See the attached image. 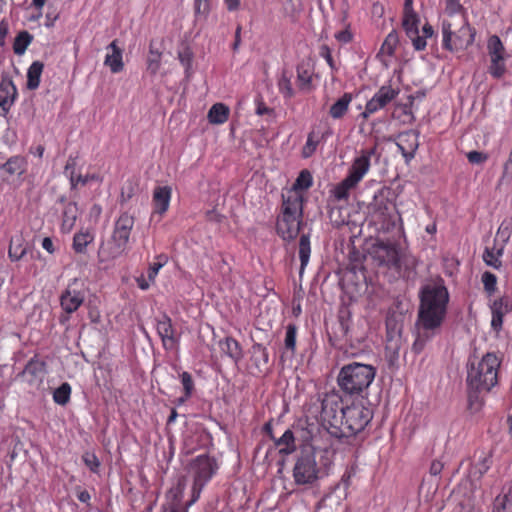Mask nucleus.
<instances>
[{
  "label": "nucleus",
  "mask_w": 512,
  "mask_h": 512,
  "mask_svg": "<svg viewBox=\"0 0 512 512\" xmlns=\"http://www.w3.org/2000/svg\"><path fill=\"white\" fill-rule=\"evenodd\" d=\"M8 34V24L5 21L0 22V47L5 45V39Z\"/></svg>",
  "instance_id": "63"
},
{
  "label": "nucleus",
  "mask_w": 512,
  "mask_h": 512,
  "mask_svg": "<svg viewBox=\"0 0 512 512\" xmlns=\"http://www.w3.org/2000/svg\"><path fill=\"white\" fill-rule=\"evenodd\" d=\"M33 40V36L27 31H21L15 38L13 44L14 53L22 55Z\"/></svg>",
  "instance_id": "40"
},
{
  "label": "nucleus",
  "mask_w": 512,
  "mask_h": 512,
  "mask_svg": "<svg viewBox=\"0 0 512 512\" xmlns=\"http://www.w3.org/2000/svg\"><path fill=\"white\" fill-rule=\"evenodd\" d=\"M296 334H297V327L294 324H289L286 327V335H285V348L293 354L296 347Z\"/></svg>",
  "instance_id": "51"
},
{
  "label": "nucleus",
  "mask_w": 512,
  "mask_h": 512,
  "mask_svg": "<svg viewBox=\"0 0 512 512\" xmlns=\"http://www.w3.org/2000/svg\"><path fill=\"white\" fill-rule=\"evenodd\" d=\"M44 69V64L40 61H34L27 71V88L35 90L39 87L40 78Z\"/></svg>",
  "instance_id": "30"
},
{
  "label": "nucleus",
  "mask_w": 512,
  "mask_h": 512,
  "mask_svg": "<svg viewBox=\"0 0 512 512\" xmlns=\"http://www.w3.org/2000/svg\"><path fill=\"white\" fill-rule=\"evenodd\" d=\"M302 223V217L279 215L277 219V233L286 241L294 240L299 232Z\"/></svg>",
  "instance_id": "15"
},
{
  "label": "nucleus",
  "mask_w": 512,
  "mask_h": 512,
  "mask_svg": "<svg viewBox=\"0 0 512 512\" xmlns=\"http://www.w3.org/2000/svg\"><path fill=\"white\" fill-rule=\"evenodd\" d=\"M356 186L357 184L347 176L335 186L333 189V195L337 200H345L348 198L350 190Z\"/></svg>",
  "instance_id": "38"
},
{
  "label": "nucleus",
  "mask_w": 512,
  "mask_h": 512,
  "mask_svg": "<svg viewBox=\"0 0 512 512\" xmlns=\"http://www.w3.org/2000/svg\"><path fill=\"white\" fill-rule=\"evenodd\" d=\"M445 12L448 15L447 19H453L459 15H465L463 6L460 4V0H446Z\"/></svg>",
  "instance_id": "50"
},
{
  "label": "nucleus",
  "mask_w": 512,
  "mask_h": 512,
  "mask_svg": "<svg viewBox=\"0 0 512 512\" xmlns=\"http://www.w3.org/2000/svg\"><path fill=\"white\" fill-rule=\"evenodd\" d=\"M84 295L77 290L68 288L60 298L61 307L69 314L75 312L83 303Z\"/></svg>",
  "instance_id": "22"
},
{
  "label": "nucleus",
  "mask_w": 512,
  "mask_h": 512,
  "mask_svg": "<svg viewBox=\"0 0 512 512\" xmlns=\"http://www.w3.org/2000/svg\"><path fill=\"white\" fill-rule=\"evenodd\" d=\"M371 256L379 265L397 267L399 255L396 246L383 241L376 242L371 248Z\"/></svg>",
  "instance_id": "11"
},
{
  "label": "nucleus",
  "mask_w": 512,
  "mask_h": 512,
  "mask_svg": "<svg viewBox=\"0 0 512 512\" xmlns=\"http://www.w3.org/2000/svg\"><path fill=\"white\" fill-rule=\"evenodd\" d=\"M502 359L494 352L480 358L473 356L467 365V384L474 392H489L498 384V373Z\"/></svg>",
  "instance_id": "3"
},
{
  "label": "nucleus",
  "mask_w": 512,
  "mask_h": 512,
  "mask_svg": "<svg viewBox=\"0 0 512 512\" xmlns=\"http://www.w3.org/2000/svg\"><path fill=\"white\" fill-rule=\"evenodd\" d=\"M156 329L164 348L168 350L173 349L176 346L177 337L172 321L166 314L157 320Z\"/></svg>",
  "instance_id": "19"
},
{
  "label": "nucleus",
  "mask_w": 512,
  "mask_h": 512,
  "mask_svg": "<svg viewBox=\"0 0 512 512\" xmlns=\"http://www.w3.org/2000/svg\"><path fill=\"white\" fill-rule=\"evenodd\" d=\"M171 193V188L168 186H158L154 189L153 205L155 213L162 215L168 210Z\"/></svg>",
  "instance_id": "21"
},
{
  "label": "nucleus",
  "mask_w": 512,
  "mask_h": 512,
  "mask_svg": "<svg viewBox=\"0 0 512 512\" xmlns=\"http://www.w3.org/2000/svg\"><path fill=\"white\" fill-rule=\"evenodd\" d=\"M74 164L75 162L73 160H69L68 163L65 166V172L68 173L70 169H72L69 173V179L72 188H76L78 185L85 186L87 183H89L92 180H96L97 176L92 174L87 175H81V174H75L74 171Z\"/></svg>",
  "instance_id": "33"
},
{
  "label": "nucleus",
  "mask_w": 512,
  "mask_h": 512,
  "mask_svg": "<svg viewBox=\"0 0 512 512\" xmlns=\"http://www.w3.org/2000/svg\"><path fill=\"white\" fill-rule=\"evenodd\" d=\"M137 190V186L134 183L127 182L121 190V202H128L130 199H132V197L135 196Z\"/></svg>",
  "instance_id": "53"
},
{
  "label": "nucleus",
  "mask_w": 512,
  "mask_h": 512,
  "mask_svg": "<svg viewBox=\"0 0 512 512\" xmlns=\"http://www.w3.org/2000/svg\"><path fill=\"white\" fill-rule=\"evenodd\" d=\"M503 317L504 316L492 314L491 327L496 333H498L502 328Z\"/></svg>",
  "instance_id": "60"
},
{
  "label": "nucleus",
  "mask_w": 512,
  "mask_h": 512,
  "mask_svg": "<svg viewBox=\"0 0 512 512\" xmlns=\"http://www.w3.org/2000/svg\"><path fill=\"white\" fill-rule=\"evenodd\" d=\"M512 309L510 300L507 297H501L495 300L491 306L492 314L504 316Z\"/></svg>",
  "instance_id": "47"
},
{
  "label": "nucleus",
  "mask_w": 512,
  "mask_h": 512,
  "mask_svg": "<svg viewBox=\"0 0 512 512\" xmlns=\"http://www.w3.org/2000/svg\"><path fill=\"white\" fill-rule=\"evenodd\" d=\"M482 283L484 285V289L489 294H492L496 290L497 278L491 272H484L482 275Z\"/></svg>",
  "instance_id": "52"
},
{
  "label": "nucleus",
  "mask_w": 512,
  "mask_h": 512,
  "mask_svg": "<svg viewBox=\"0 0 512 512\" xmlns=\"http://www.w3.org/2000/svg\"><path fill=\"white\" fill-rule=\"evenodd\" d=\"M418 329H419L418 336L416 337V339L412 345V350L416 354H419L423 351L426 343L435 334V331L422 330L419 327H418Z\"/></svg>",
  "instance_id": "44"
},
{
  "label": "nucleus",
  "mask_w": 512,
  "mask_h": 512,
  "mask_svg": "<svg viewBox=\"0 0 512 512\" xmlns=\"http://www.w3.org/2000/svg\"><path fill=\"white\" fill-rule=\"evenodd\" d=\"M376 370L372 365L353 362L343 366L338 374L340 389L349 395H360L371 385Z\"/></svg>",
  "instance_id": "5"
},
{
  "label": "nucleus",
  "mask_w": 512,
  "mask_h": 512,
  "mask_svg": "<svg viewBox=\"0 0 512 512\" xmlns=\"http://www.w3.org/2000/svg\"><path fill=\"white\" fill-rule=\"evenodd\" d=\"M311 254L310 239L308 235L303 234L299 241V258H300V277L303 275Z\"/></svg>",
  "instance_id": "36"
},
{
  "label": "nucleus",
  "mask_w": 512,
  "mask_h": 512,
  "mask_svg": "<svg viewBox=\"0 0 512 512\" xmlns=\"http://www.w3.org/2000/svg\"><path fill=\"white\" fill-rule=\"evenodd\" d=\"M449 301L446 287L440 283H429L420 291V306L417 325L422 330L436 331L440 328Z\"/></svg>",
  "instance_id": "2"
},
{
  "label": "nucleus",
  "mask_w": 512,
  "mask_h": 512,
  "mask_svg": "<svg viewBox=\"0 0 512 512\" xmlns=\"http://www.w3.org/2000/svg\"><path fill=\"white\" fill-rule=\"evenodd\" d=\"M107 50H111V53L108 52L104 64L108 66L112 73H118L123 69V60H122V50L117 45V40L112 41Z\"/></svg>",
  "instance_id": "23"
},
{
  "label": "nucleus",
  "mask_w": 512,
  "mask_h": 512,
  "mask_svg": "<svg viewBox=\"0 0 512 512\" xmlns=\"http://www.w3.org/2000/svg\"><path fill=\"white\" fill-rule=\"evenodd\" d=\"M180 378H181V383L184 388V392L186 394V398H190V396L192 395V392L194 390V382H193L192 376L188 372H183L180 375Z\"/></svg>",
  "instance_id": "54"
},
{
  "label": "nucleus",
  "mask_w": 512,
  "mask_h": 512,
  "mask_svg": "<svg viewBox=\"0 0 512 512\" xmlns=\"http://www.w3.org/2000/svg\"><path fill=\"white\" fill-rule=\"evenodd\" d=\"M192 56L193 54L191 50L187 47L178 52V59L186 70H188L191 67Z\"/></svg>",
  "instance_id": "55"
},
{
  "label": "nucleus",
  "mask_w": 512,
  "mask_h": 512,
  "mask_svg": "<svg viewBox=\"0 0 512 512\" xmlns=\"http://www.w3.org/2000/svg\"><path fill=\"white\" fill-rule=\"evenodd\" d=\"M230 110L223 103H216L208 111L207 118L211 124L220 125L228 120Z\"/></svg>",
  "instance_id": "25"
},
{
  "label": "nucleus",
  "mask_w": 512,
  "mask_h": 512,
  "mask_svg": "<svg viewBox=\"0 0 512 512\" xmlns=\"http://www.w3.org/2000/svg\"><path fill=\"white\" fill-rule=\"evenodd\" d=\"M491 458L489 455L483 454L478 461L471 467L469 477L472 480H479L490 468Z\"/></svg>",
  "instance_id": "34"
},
{
  "label": "nucleus",
  "mask_w": 512,
  "mask_h": 512,
  "mask_svg": "<svg viewBox=\"0 0 512 512\" xmlns=\"http://www.w3.org/2000/svg\"><path fill=\"white\" fill-rule=\"evenodd\" d=\"M78 214H79V209L75 202H68L65 204V206L63 208V213H62V225H61L63 232L69 233L73 229V227L76 223Z\"/></svg>",
  "instance_id": "24"
},
{
  "label": "nucleus",
  "mask_w": 512,
  "mask_h": 512,
  "mask_svg": "<svg viewBox=\"0 0 512 512\" xmlns=\"http://www.w3.org/2000/svg\"><path fill=\"white\" fill-rule=\"evenodd\" d=\"M219 346L221 351L232 358L234 361L241 359L242 349L235 339L226 337L224 340L219 342Z\"/></svg>",
  "instance_id": "31"
},
{
  "label": "nucleus",
  "mask_w": 512,
  "mask_h": 512,
  "mask_svg": "<svg viewBox=\"0 0 512 512\" xmlns=\"http://www.w3.org/2000/svg\"><path fill=\"white\" fill-rule=\"evenodd\" d=\"M134 223V217L127 212L122 213L118 217L115 221L111 237L99 247V262H111L124 254L129 243Z\"/></svg>",
  "instance_id": "4"
},
{
  "label": "nucleus",
  "mask_w": 512,
  "mask_h": 512,
  "mask_svg": "<svg viewBox=\"0 0 512 512\" xmlns=\"http://www.w3.org/2000/svg\"><path fill=\"white\" fill-rule=\"evenodd\" d=\"M321 56L327 61L328 65L334 69V61L331 55V51L328 46L321 47Z\"/></svg>",
  "instance_id": "61"
},
{
  "label": "nucleus",
  "mask_w": 512,
  "mask_h": 512,
  "mask_svg": "<svg viewBox=\"0 0 512 512\" xmlns=\"http://www.w3.org/2000/svg\"><path fill=\"white\" fill-rule=\"evenodd\" d=\"M24 242L22 236L11 238L8 249V257L11 261H19L26 255L27 248Z\"/></svg>",
  "instance_id": "29"
},
{
  "label": "nucleus",
  "mask_w": 512,
  "mask_h": 512,
  "mask_svg": "<svg viewBox=\"0 0 512 512\" xmlns=\"http://www.w3.org/2000/svg\"><path fill=\"white\" fill-rule=\"evenodd\" d=\"M161 52L154 47V43L151 42L149 46V53L147 58V70L151 74H156L161 66Z\"/></svg>",
  "instance_id": "39"
},
{
  "label": "nucleus",
  "mask_w": 512,
  "mask_h": 512,
  "mask_svg": "<svg viewBox=\"0 0 512 512\" xmlns=\"http://www.w3.org/2000/svg\"><path fill=\"white\" fill-rule=\"evenodd\" d=\"M304 195L295 190H286L282 193V206L280 215L302 217Z\"/></svg>",
  "instance_id": "16"
},
{
  "label": "nucleus",
  "mask_w": 512,
  "mask_h": 512,
  "mask_svg": "<svg viewBox=\"0 0 512 512\" xmlns=\"http://www.w3.org/2000/svg\"><path fill=\"white\" fill-rule=\"evenodd\" d=\"M398 41H399V39H398L397 33L395 31L390 32L386 36V38L381 46L380 52L382 54L392 56L394 54L395 48L398 44Z\"/></svg>",
  "instance_id": "46"
},
{
  "label": "nucleus",
  "mask_w": 512,
  "mask_h": 512,
  "mask_svg": "<svg viewBox=\"0 0 512 512\" xmlns=\"http://www.w3.org/2000/svg\"><path fill=\"white\" fill-rule=\"evenodd\" d=\"M372 410L362 402L344 405L337 393L326 394L322 400L321 423L336 438L351 437L361 432L372 420Z\"/></svg>",
  "instance_id": "1"
},
{
  "label": "nucleus",
  "mask_w": 512,
  "mask_h": 512,
  "mask_svg": "<svg viewBox=\"0 0 512 512\" xmlns=\"http://www.w3.org/2000/svg\"><path fill=\"white\" fill-rule=\"evenodd\" d=\"M312 79V71L305 65L301 63L297 67V82L301 89H308Z\"/></svg>",
  "instance_id": "42"
},
{
  "label": "nucleus",
  "mask_w": 512,
  "mask_h": 512,
  "mask_svg": "<svg viewBox=\"0 0 512 512\" xmlns=\"http://www.w3.org/2000/svg\"><path fill=\"white\" fill-rule=\"evenodd\" d=\"M352 95L344 93L329 109V115L333 119H341L348 111L350 103L352 102Z\"/></svg>",
  "instance_id": "27"
},
{
  "label": "nucleus",
  "mask_w": 512,
  "mask_h": 512,
  "mask_svg": "<svg viewBox=\"0 0 512 512\" xmlns=\"http://www.w3.org/2000/svg\"><path fill=\"white\" fill-rule=\"evenodd\" d=\"M279 89L287 96L291 97L294 94V91L292 89L291 81L288 77L285 75L282 76V78L279 80Z\"/></svg>",
  "instance_id": "57"
},
{
  "label": "nucleus",
  "mask_w": 512,
  "mask_h": 512,
  "mask_svg": "<svg viewBox=\"0 0 512 512\" xmlns=\"http://www.w3.org/2000/svg\"><path fill=\"white\" fill-rule=\"evenodd\" d=\"M217 469L213 459L200 455L193 459L188 466V473L193 477L192 499L186 504L191 506L200 496L204 485L210 480Z\"/></svg>",
  "instance_id": "7"
},
{
  "label": "nucleus",
  "mask_w": 512,
  "mask_h": 512,
  "mask_svg": "<svg viewBox=\"0 0 512 512\" xmlns=\"http://www.w3.org/2000/svg\"><path fill=\"white\" fill-rule=\"evenodd\" d=\"M279 452L284 454H290L296 449L294 435L291 430H286L283 435L275 441Z\"/></svg>",
  "instance_id": "37"
},
{
  "label": "nucleus",
  "mask_w": 512,
  "mask_h": 512,
  "mask_svg": "<svg viewBox=\"0 0 512 512\" xmlns=\"http://www.w3.org/2000/svg\"><path fill=\"white\" fill-rule=\"evenodd\" d=\"M42 247L45 249L48 253L52 254L54 253V245L52 240L49 237H45L42 240Z\"/></svg>",
  "instance_id": "64"
},
{
  "label": "nucleus",
  "mask_w": 512,
  "mask_h": 512,
  "mask_svg": "<svg viewBox=\"0 0 512 512\" xmlns=\"http://www.w3.org/2000/svg\"><path fill=\"white\" fill-rule=\"evenodd\" d=\"M312 182L311 173L308 170H302L289 190H295V192L303 194L305 190L311 187Z\"/></svg>",
  "instance_id": "41"
},
{
  "label": "nucleus",
  "mask_w": 512,
  "mask_h": 512,
  "mask_svg": "<svg viewBox=\"0 0 512 512\" xmlns=\"http://www.w3.org/2000/svg\"><path fill=\"white\" fill-rule=\"evenodd\" d=\"M404 324V316L401 313H392L387 317V343L386 352L391 362L399 357V352L404 344L402 330Z\"/></svg>",
  "instance_id": "9"
},
{
  "label": "nucleus",
  "mask_w": 512,
  "mask_h": 512,
  "mask_svg": "<svg viewBox=\"0 0 512 512\" xmlns=\"http://www.w3.org/2000/svg\"><path fill=\"white\" fill-rule=\"evenodd\" d=\"M186 486L184 478L179 479L176 486L172 487L166 494V503L163 505V512H187L182 506L181 500Z\"/></svg>",
  "instance_id": "18"
},
{
  "label": "nucleus",
  "mask_w": 512,
  "mask_h": 512,
  "mask_svg": "<svg viewBox=\"0 0 512 512\" xmlns=\"http://www.w3.org/2000/svg\"><path fill=\"white\" fill-rule=\"evenodd\" d=\"M467 158L469 162L472 164H481L488 159V156L482 152L470 151L469 153H467Z\"/></svg>",
  "instance_id": "58"
},
{
  "label": "nucleus",
  "mask_w": 512,
  "mask_h": 512,
  "mask_svg": "<svg viewBox=\"0 0 512 512\" xmlns=\"http://www.w3.org/2000/svg\"><path fill=\"white\" fill-rule=\"evenodd\" d=\"M17 96V89L13 81L3 78L0 82V116H5L13 105Z\"/></svg>",
  "instance_id": "20"
},
{
  "label": "nucleus",
  "mask_w": 512,
  "mask_h": 512,
  "mask_svg": "<svg viewBox=\"0 0 512 512\" xmlns=\"http://www.w3.org/2000/svg\"><path fill=\"white\" fill-rule=\"evenodd\" d=\"M83 461L93 472H96L100 465L98 458L92 453H85L83 455Z\"/></svg>",
  "instance_id": "56"
},
{
  "label": "nucleus",
  "mask_w": 512,
  "mask_h": 512,
  "mask_svg": "<svg viewBox=\"0 0 512 512\" xmlns=\"http://www.w3.org/2000/svg\"><path fill=\"white\" fill-rule=\"evenodd\" d=\"M398 94L399 91L395 90L391 86H382L367 102L365 110L362 112L361 116L363 118H368L371 114H374L378 110L388 105L397 97Z\"/></svg>",
  "instance_id": "12"
},
{
  "label": "nucleus",
  "mask_w": 512,
  "mask_h": 512,
  "mask_svg": "<svg viewBox=\"0 0 512 512\" xmlns=\"http://www.w3.org/2000/svg\"><path fill=\"white\" fill-rule=\"evenodd\" d=\"M443 47L450 51H459L470 46L474 41L475 33L468 24L465 15L442 22Z\"/></svg>",
  "instance_id": "6"
},
{
  "label": "nucleus",
  "mask_w": 512,
  "mask_h": 512,
  "mask_svg": "<svg viewBox=\"0 0 512 512\" xmlns=\"http://www.w3.org/2000/svg\"><path fill=\"white\" fill-rule=\"evenodd\" d=\"M396 145L408 164L419 147V133L416 130L401 132L396 137Z\"/></svg>",
  "instance_id": "13"
},
{
  "label": "nucleus",
  "mask_w": 512,
  "mask_h": 512,
  "mask_svg": "<svg viewBox=\"0 0 512 512\" xmlns=\"http://www.w3.org/2000/svg\"><path fill=\"white\" fill-rule=\"evenodd\" d=\"M347 12L343 11L341 22L344 27L343 30L335 34V38L341 43H349L352 40V33L350 32V24L346 22Z\"/></svg>",
  "instance_id": "49"
},
{
  "label": "nucleus",
  "mask_w": 512,
  "mask_h": 512,
  "mask_svg": "<svg viewBox=\"0 0 512 512\" xmlns=\"http://www.w3.org/2000/svg\"><path fill=\"white\" fill-rule=\"evenodd\" d=\"M25 168L26 161L20 156L11 157L2 165V169L9 175L20 176L25 172Z\"/></svg>",
  "instance_id": "35"
},
{
  "label": "nucleus",
  "mask_w": 512,
  "mask_h": 512,
  "mask_svg": "<svg viewBox=\"0 0 512 512\" xmlns=\"http://www.w3.org/2000/svg\"><path fill=\"white\" fill-rule=\"evenodd\" d=\"M502 252V246L498 249L486 248L483 253V260L487 265L492 266L493 268H499L501 266V261L499 258L501 257Z\"/></svg>",
  "instance_id": "43"
},
{
  "label": "nucleus",
  "mask_w": 512,
  "mask_h": 512,
  "mask_svg": "<svg viewBox=\"0 0 512 512\" xmlns=\"http://www.w3.org/2000/svg\"><path fill=\"white\" fill-rule=\"evenodd\" d=\"M71 395V386L68 383L61 384L53 393L54 401L59 405H65L69 402Z\"/></svg>",
  "instance_id": "45"
},
{
  "label": "nucleus",
  "mask_w": 512,
  "mask_h": 512,
  "mask_svg": "<svg viewBox=\"0 0 512 512\" xmlns=\"http://www.w3.org/2000/svg\"><path fill=\"white\" fill-rule=\"evenodd\" d=\"M493 512H512V484L496 497Z\"/></svg>",
  "instance_id": "32"
},
{
  "label": "nucleus",
  "mask_w": 512,
  "mask_h": 512,
  "mask_svg": "<svg viewBox=\"0 0 512 512\" xmlns=\"http://www.w3.org/2000/svg\"><path fill=\"white\" fill-rule=\"evenodd\" d=\"M419 22V16L415 11L403 12V28L418 51L426 47V40L419 36Z\"/></svg>",
  "instance_id": "14"
},
{
  "label": "nucleus",
  "mask_w": 512,
  "mask_h": 512,
  "mask_svg": "<svg viewBox=\"0 0 512 512\" xmlns=\"http://www.w3.org/2000/svg\"><path fill=\"white\" fill-rule=\"evenodd\" d=\"M488 51L491 57V65L489 71L492 76L500 78L505 72V48L496 35H493L488 40Z\"/></svg>",
  "instance_id": "10"
},
{
  "label": "nucleus",
  "mask_w": 512,
  "mask_h": 512,
  "mask_svg": "<svg viewBox=\"0 0 512 512\" xmlns=\"http://www.w3.org/2000/svg\"><path fill=\"white\" fill-rule=\"evenodd\" d=\"M44 363L37 359H31L26 364L22 371V376L27 378V381L33 383L37 379L41 378L44 374Z\"/></svg>",
  "instance_id": "26"
},
{
  "label": "nucleus",
  "mask_w": 512,
  "mask_h": 512,
  "mask_svg": "<svg viewBox=\"0 0 512 512\" xmlns=\"http://www.w3.org/2000/svg\"><path fill=\"white\" fill-rule=\"evenodd\" d=\"M158 258L159 259H164V261L163 262L153 263V264L150 265V267L148 269V279H149V281H152V282H154V280H155L159 270L165 264V257L164 256H159Z\"/></svg>",
  "instance_id": "59"
},
{
  "label": "nucleus",
  "mask_w": 512,
  "mask_h": 512,
  "mask_svg": "<svg viewBox=\"0 0 512 512\" xmlns=\"http://www.w3.org/2000/svg\"><path fill=\"white\" fill-rule=\"evenodd\" d=\"M321 451L312 448L304 449L297 457L293 468V479L297 485H311L317 479L320 469L317 464V455Z\"/></svg>",
  "instance_id": "8"
},
{
  "label": "nucleus",
  "mask_w": 512,
  "mask_h": 512,
  "mask_svg": "<svg viewBox=\"0 0 512 512\" xmlns=\"http://www.w3.org/2000/svg\"><path fill=\"white\" fill-rule=\"evenodd\" d=\"M443 467H444V465L441 461H439V460L433 461L430 466V474L433 476L439 475L441 473Z\"/></svg>",
  "instance_id": "62"
},
{
  "label": "nucleus",
  "mask_w": 512,
  "mask_h": 512,
  "mask_svg": "<svg viewBox=\"0 0 512 512\" xmlns=\"http://www.w3.org/2000/svg\"><path fill=\"white\" fill-rule=\"evenodd\" d=\"M375 153V149L364 150L361 152L360 156L355 158L352 163V166L349 170V174L347 175L350 179L354 181V183L358 184L363 177L367 174L370 168V160L371 156Z\"/></svg>",
  "instance_id": "17"
},
{
  "label": "nucleus",
  "mask_w": 512,
  "mask_h": 512,
  "mask_svg": "<svg viewBox=\"0 0 512 512\" xmlns=\"http://www.w3.org/2000/svg\"><path fill=\"white\" fill-rule=\"evenodd\" d=\"M94 241V234L89 230L79 231L73 237L72 248L78 254L86 253L87 246Z\"/></svg>",
  "instance_id": "28"
},
{
  "label": "nucleus",
  "mask_w": 512,
  "mask_h": 512,
  "mask_svg": "<svg viewBox=\"0 0 512 512\" xmlns=\"http://www.w3.org/2000/svg\"><path fill=\"white\" fill-rule=\"evenodd\" d=\"M319 137L316 136L315 132H310L307 137V141L302 149V156L304 158H309L316 151L317 145L319 143Z\"/></svg>",
  "instance_id": "48"
}]
</instances>
